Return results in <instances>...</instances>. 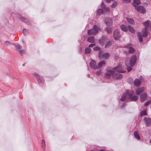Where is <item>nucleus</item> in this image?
I'll return each mask as SVG.
<instances>
[{
  "label": "nucleus",
  "instance_id": "1",
  "mask_svg": "<svg viewBox=\"0 0 151 151\" xmlns=\"http://www.w3.org/2000/svg\"><path fill=\"white\" fill-rule=\"evenodd\" d=\"M134 93L133 91H127L125 93H124L122 96L121 100L122 101L125 100L126 98L128 99H130L131 101H135L138 99V97L134 95Z\"/></svg>",
  "mask_w": 151,
  "mask_h": 151
},
{
  "label": "nucleus",
  "instance_id": "2",
  "mask_svg": "<svg viewBox=\"0 0 151 151\" xmlns=\"http://www.w3.org/2000/svg\"><path fill=\"white\" fill-rule=\"evenodd\" d=\"M137 57L135 55H133L129 60H126L125 61V64L127 67V69L128 72L132 70V67L134 65L137 60Z\"/></svg>",
  "mask_w": 151,
  "mask_h": 151
},
{
  "label": "nucleus",
  "instance_id": "3",
  "mask_svg": "<svg viewBox=\"0 0 151 151\" xmlns=\"http://www.w3.org/2000/svg\"><path fill=\"white\" fill-rule=\"evenodd\" d=\"M101 30L100 27L97 25H94L93 28L88 31V35H95L99 32V31Z\"/></svg>",
  "mask_w": 151,
  "mask_h": 151
},
{
  "label": "nucleus",
  "instance_id": "4",
  "mask_svg": "<svg viewBox=\"0 0 151 151\" xmlns=\"http://www.w3.org/2000/svg\"><path fill=\"white\" fill-rule=\"evenodd\" d=\"M99 57L100 58L107 59L110 57V55L108 53H103L102 52L100 51L99 54Z\"/></svg>",
  "mask_w": 151,
  "mask_h": 151
},
{
  "label": "nucleus",
  "instance_id": "5",
  "mask_svg": "<svg viewBox=\"0 0 151 151\" xmlns=\"http://www.w3.org/2000/svg\"><path fill=\"white\" fill-rule=\"evenodd\" d=\"M113 70H114L116 72H117L118 73H124L126 71L125 70H124L122 66L120 65H119L117 67L113 68Z\"/></svg>",
  "mask_w": 151,
  "mask_h": 151
},
{
  "label": "nucleus",
  "instance_id": "6",
  "mask_svg": "<svg viewBox=\"0 0 151 151\" xmlns=\"http://www.w3.org/2000/svg\"><path fill=\"white\" fill-rule=\"evenodd\" d=\"M16 50L19 51L22 55L25 54V50H22V47L19 45H17L15 46Z\"/></svg>",
  "mask_w": 151,
  "mask_h": 151
},
{
  "label": "nucleus",
  "instance_id": "7",
  "mask_svg": "<svg viewBox=\"0 0 151 151\" xmlns=\"http://www.w3.org/2000/svg\"><path fill=\"white\" fill-rule=\"evenodd\" d=\"M119 32L118 29H115L113 33V37L115 40H118L120 37Z\"/></svg>",
  "mask_w": 151,
  "mask_h": 151
},
{
  "label": "nucleus",
  "instance_id": "8",
  "mask_svg": "<svg viewBox=\"0 0 151 151\" xmlns=\"http://www.w3.org/2000/svg\"><path fill=\"white\" fill-rule=\"evenodd\" d=\"M140 80L138 79H136L134 81V85L137 87L139 86L140 85V83L141 82L143 81L144 79L143 77H141V78H140Z\"/></svg>",
  "mask_w": 151,
  "mask_h": 151
},
{
  "label": "nucleus",
  "instance_id": "9",
  "mask_svg": "<svg viewBox=\"0 0 151 151\" xmlns=\"http://www.w3.org/2000/svg\"><path fill=\"white\" fill-rule=\"evenodd\" d=\"M90 67L93 69H96L98 68V65L96 62L93 60H91L90 63Z\"/></svg>",
  "mask_w": 151,
  "mask_h": 151
},
{
  "label": "nucleus",
  "instance_id": "10",
  "mask_svg": "<svg viewBox=\"0 0 151 151\" xmlns=\"http://www.w3.org/2000/svg\"><path fill=\"white\" fill-rule=\"evenodd\" d=\"M113 78L117 79H121L122 78V75L119 73H116L115 71L114 73L113 74Z\"/></svg>",
  "mask_w": 151,
  "mask_h": 151
},
{
  "label": "nucleus",
  "instance_id": "11",
  "mask_svg": "<svg viewBox=\"0 0 151 151\" xmlns=\"http://www.w3.org/2000/svg\"><path fill=\"white\" fill-rule=\"evenodd\" d=\"M105 22L107 26L111 25L113 23L112 19L110 18H106L105 19Z\"/></svg>",
  "mask_w": 151,
  "mask_h": 151
},
{
  "label": "nucleus",
  "instance_id": "12",
  "mask_svg": "<svg viewBox=\"0 0 151 151\" xmlns=\"http://www.w3.org/2000/svg\"><path fill=\"white\" fill-rule=\"evenodd\" d=\"M136 10L142 13H144L145 12V10L143 6H136L135 8Z\"/></svg>",
  "mask_w": 151,
  "mask_h": 151
},
{
  "label": "nucleus",
  "instance_id": "13",
  "mask_svg": "<svg viewBox=\"0 0 151 151\" xmlns=\"http://www.w3.org/2000/svg\"><path fill=\"white\" fill-rule=\"evenodd\" d=\"M147 97V93H144L141 94L140 96V98L141 101H144L145 100H146Z\"/></svg>",
  "mask_w": 151,
  "mask_h": 151
},
{
  "label": "nucleus",
  "instance_id": "14",
  "mask_svg": "<svg viewBox=\"0 0 151 151\" xmlns=\"http://www.w3.org/2000/svg\"><path fill=\"white\" fill-rule=\"evenodd\" d=\"M145 122L147 126L150 125L151 124V119L148 117H145L144 118Z\"/></svg>",
  "mask_w": 151,
  "mask_h": 151
},
{
  "label": "nucleus",
  "instance_id": "15",
  "mask_svg": "<svg viewBox=\"0 0 151 151\" xmlns=\"http://www.w3.org/2000/svg\"><path fill=\"white\" fill-rule=\"evenodd\" d=\"M36 77L39 84L40 85H42V83L43 82V81L42 79V77L40 76L38 74L37 75Z\"/></svg>",
  "mask_w": 151,
  "mask_h": 151
},
{
  "label": "nucleus",
  "instance_id": "16",
  "mask_svg": "<svg viewBox=\"0 0 151 151\" xmlns=\"http://www.w3.org/2000/svg\"><path fill=\"white\" fill-rule=\"evenodd\" d=\"M144 88L142 87L138 88L135 91L136 94L137 95H139L140 93L144 91Z\"/></svg>",
  "mask_w": 151,
  "mask_h": 151
},
{
  "label": "nucleus",
  "instance_id": "17",
  "mask_svg": "<svg viewBox=\"0 0 151 151\" xmlns=\"http://www.w3.org/2000/svg\"><path fill=\"white\" fill-rule=\"evenodd\" d=\"M101 6L102 8H104V11L107 12L109 11V8L108 7H106V5H104L103 1L102 2Z\"/></svg>",
  "mask_w": 151,
  "mask_h": 151
},
{
  "label": "nucleus",
  "instance_id": "18",
  "mask_svg": "<svg viewBox=\"0 0 151 151\" xmlns=\"http://www.w3.org/2000/svg\"><path fill=\"white\" fill-rule=\"evenodd\" d=\"M115 71L114 70H113V68L112 70H109L107 71L106 73V75L107 76H110L111 75L113 76V73H114Z\"/></svg>",
  "mask_w": 151,
  "mask_h": 151
},
{
  "label": "nucleus",
  "instance_id": "19",
  "mask_svg": "<svg viewBox=\"0 0 151 151\" xmlns=\"http://www.w3.org/2000/svg\"><path fill=\"white\" fill-rule=\"evenodd\" d=\"M126 47L129 48V53H133L134 51V48L131 47V45L130 44L127 45Z\"/></svg>",
  "mask_w": 151,
  "mask_h": 151
},
{
  "label": "nucleus",
  "instance_id": "20",
  "mask_svg": "<svg viewBox=\"0 0 151 151\" xmlns=\"http://www.w3.org/2000/svg\"><path fill=\"white\" fill-rule=\"evenodd\" d=\"M133 5L135 8H136L137 5H139L141 3L140 0H133Z\"/></svg>",
  "mask_w": 151,
  "mask_h": 151
},
{
  "label": "nucleus",
  "instance_id": "21",
  "mask_svg": "<svg viewBox=\"0 0 151 151\" xmlns=\"http://www.w3.org/2000/svg\"><path fill=\"white\" fill-rule=\"evenodd\" d=\"M105 64V62L104 61H102L100 62L98 64V68H101L102 66Z\"/></svg>",
  "mask_w": 151,
  "mask_h": 151
},
{
  "label": "nucleus",
  "instance_id": "22",
  "mask_svg": "<svg viewBox=\"0 0 151 151\" xmlns=\"http://www.w3.org/2000/svg\"><path fill=\"white\" fill-rule=\"evenodd\" d=\"M134 134L135 137L137 140H139L140 139V137L137 131H134Z\"/></svg>",
  "mask_w": 151,
  "mask_h": 151
},
{
  "label": "nucleus",
  "instance_id": "23",
  "mask_svg": "<svg viewBox=\"0 0 151 151\" xmlns=\"http://www.w3.org/2000/svg\"><path fill=\"white\" fill-rule=\"evenodd\" d=\"M120 27L124 31L126 32L128 31V26L127 27L125 25H123L121 26Z\"/></svg>",
  "mask_w": 151,
  "mask_h": 151
},
{
  "label": "nucleus",
  "instance_id": "24",
  "mask_svg": "<svg viewBox=\"0 0 151 151\" xmlns=\"http://www.w3.org/2000/svg\"><path fill=\"white\" fill-rule=\"evenodd\" d=\"M144 25L145 27V29H148V28L150 26L149 21H147L144 22Z\"/></svg>",
  "mask_w": 151,
  "mask_h": 151
},
{
  "label": "nucleus",
  "instance_id": "25",
  "mask_svg": "<svg viewBox=\"0 0 151 151\" xmlns=\"http://www.w3.org/2000/svg\"><path fill=\"white\" fill-rule=\"evenodd\" d=\"M87 41L88 42L91 43H92L94 42V39L93 37H90L88 38Z\"/></svg>",
  "mask_w": 151,
  "mask_h": 151
},
{
  "label": "nucleus",
  "instance_id": "26",
  "mask_svg": "<svg viewBox=\"0 0 151 151\" xmlns=\"http://www.w3.org/2000/svg\"><path fill=\"white\" fill-rule=\"evenodd\" d=\"M128 30L132 33H134L135 32V30L134 28L129 25L128 26Z\"/></svg>",
  "mask_w": 151,
  "mask_h": 151
},
{
  "label": "nucleus",
  "instance_id": "27",
  "mask_svg": "<svg viewBox=\"0 0 151 151\" xmlns=\"http://www.w3.org/2000/svg\"><path fill=\"white\" fill-rule=\"evenodd\" d=\"M147 29H144L142 30V35L144 37H146L147 35Z\"/></svg>",
  "mask_w": 151,
  "mask_h": 151
},
{
  "label": "nucleus",
  "instance_id": "28",
  "mask_svg": "<svg viewBox=\"0 0 151 151\" xmlns=\"http://www.w3.org/2000/svg\"><path fill=\"white\" fill-rule=\"evenodd\" d=\"M127 20L128 23L131 24H133L134 23V21L133 19L129 18H127Z\"/></svg>",
  "mask_w": 151,
  "mask_h": 151
},
{
  "label": "nucleus",
  "instance_id": "29",
  "mask_svg": "<svg viewBox=\"0 0 151 151\" xmlns=\"http://www.w3.org/2000/svg\"><path fill=\"white\" fill-rule=\"evenodd\" d=\"M137 35L138 37V40L140 42H142V37L140 33L138 32L137 33Z\"/></svg>",
  "mask_w": 151,
  "mask_h": 151
},
{
  "label": "nucleus",
  "instance_id": "30",
  "mask_svg": "<svg viewBox=\"0 0 151 151\" xmlns=\"http://www.w3.org/2000/svg\"><path fill=\"white\" fill-rule=\"evenodd\" d=\"M117 4V2L116 1H114L112 3V4L111 7V8H115Z\"/></svg>",
  "mask_w": 151,
  "mask_h": 151
},
{
  "label": "nucleus",
  "instance_id": "31",
  "mask_svg": "<svg viewBox=\"0 0 151 151\" xmlns=\"http://www.w3.org/2000/svg\"><path fill=\"white\" fill-rule=\"evenodd\" d=\"M105 40L104 39L102 38L99 41V43L102 45H103L104 44Z\"/></svg>",
  "mask_w": 151,
  "mask_h": 151
},
{
  "label": "nucleus",
  "instance_id": "32",
  "mask_svg": "<svg viewBox=\"0 0 151 151\" xmlns=\"http://www.w3.org/2000/svg\"><path fill=\"white\" fill-rule=\"evenodd\" d=\"M85 51L86 54L89 53L91 51V49L89 47H86L85 49Z\"/></svg>",
  "mask_w": 151,
  "mask_h": 151
},
{
  "label": "nucleus",
  "instance_id": "33",
  "mask_svg": "<svg viewBox=\"0 0 151 151\" xmlns=\"http://www.w3.org/2000/svg\"><path fill=\"white\" fill-rule=\"evenodd\" d=\"M20 19L21 21H23V22H25V23H27L28 22V20L27 19H26L24 18L23 17H20Z\"/></svg>",
  "mask_w": 151,
  "mask_h": 151
},
{
  "label": "nucleus",
  "instance_id": "34",
  "mask_svg": "<svg viewBox=\"0 0 151 151\" xmlns=\"http://www.w3.org/2000/svg\"><path fill=\"white\" fill-rule=\"evenodd\" d=\"M103 11L101 9H98L97 11V14L100 15V14L103 13Z\"/></svg>",
  "mask_w": 151,
  "mask_h": 151
},
{
  "label": "nucleus",
  "instance_id": "35",
  "mask_svg": "<svg viewBox=\"0 0 151 151\" xmlns=\"http://www.w3.org/2000/svg\"><path fill=\"white\" fill-rule=\"evenodd\" d=\"M112 45L111 42H109L105 45V47L106 48H108L109 46H111Z\"/></svg>",
  "mask_w": 151,
  "mask_h": 151
},
{
  "label": "nucleus",
  "instance_id": "36",
  "mask_svg": "<svg viewBox=\"0 0 151 151\" xmlns=\"http://www.w3.org/2000/svg\"><path fill=\"white\" fill-rule=\"evenodd\" d=\"M146 114V111L145 110L141 111L140 114L141 116H143Z\"/></svg>",
  "mask_w": 151,
  "mask_h": 151
},
{
  "label": "nucleus",
  "instance_id": "37",
  "mask_svg": "<svg viewBox=\"0 0 151 151\" xmlns=\"http://www.w3.org/2000/svg\"><path fill=\"white\" fill-rule=\"evenodd\" d=\"M106 31L108 33H110L111 32V29L110 27H107L106 29Z\"/></svg>",
  "mask_w": 151,
  "mask_h": 151
},
{
  "label": "nucleus",
  "instance_id": "38",
  "mask_svg": "<svg viewBox=\"0 0 151 151\" xmlns=\"http://www.w3.org/2000/svg\"><path fill=\"white\" fill-rule=\"evenodd\" d=\"M23 33L24 35H26L28 33V31L26 29H24L23 30Z\"/></svg>",
  "mask_w": 151,
  "mask_h": 151
},
{
  "label": "nucleus",
  "instance_id": "39",
  "mask_svg": "<svg viewBox=\"0 0 151 151\" xmlns=\"http://www.w3.org/2000/svg\"><path fill=\"white\" fill-rule=\"evenodd\" d=\"M42 146L43 148H45V142L44 140H42L41 142Z\"/></svg>",
  "mask_w": 151,
  "mask_h": 151
},
{
  "label": "nucleus",
  "instance_id": "40",
  "mask_svg": "<svg viewBox=\"0 0 151 151\" xmlns=\"http://www.w3.org/2000/svg\"><path fill=\"white\" fill-rule=\"evenodd\" d=\"M5 45H6L8 46L9 45H13V44L12 43L8 41H6L5 42Z\"/></svg>",
  "mask_w": 151,
  "mask_h": 151
},
{
  "label": "nucleus",
  "instance_id": "41",
  "mask_svg": "<svg viewBox=\"0 0 151 151\" xmlns=\"http://www.w3.org/2000/svg\"><path fill=\"white\" fill-rule=\"evenodd\" d=\"M102 71L101 70H100L99 71H97L96 72V74L97 75H100L101 74Z\"/></svg>",
  "mask_w": 151,
  "mask_h": 151
},
{
  "label": "nucleus",
  "instance_id": "42",
  "mask_svg": "<svg viewBox=\"0 0 151 151\" xmlns=\"http://www.w3.org/2000/svg\"><path fill=\"white\" fill-rule=\"evenodd\" d=\"M123 1L126 3H129L131 1V0H123Z\"/></svg>",
  "mask_w": 151,
  "mask_h": 151
},
{
  "label": "nucleus",
  "instance_id": "43",
  "mask_svg": "<svg viewBox=\"0 0 151 151\" xmlns=\"http://www.w3.org/2000/svg\"><path fill=\"white\" fill-rule=\"evenodd\" d=\"M95 44H90L88 46L89 47H93V46H95Z\"/></svg>",
  "mask_w": 151,
  "mask_h": 151
},
{
  "label": "nucleus",
  "instance_id": "44",
  "mask_svg": "<svg viewBox=\"0 0 151 151\" xmlns=\"http://www.w3.org/2000/svg\"><path fill=\"white\" fill-rule=\"evenodd\" d=\"M95 50H99V48L98 47H96L94 48Z\"/></svg>",
  "mask_w": 151,
  "mask_h": 151
},
{
  "label": "nucleus",
  "instance_id": "45",
  "mask_svg": "<svg viewBox=\"0 0 151 151\" xmlns=\"http://www.w3.org/2000/svg\"><path fill=\"white\" fill-rule=\"evenodd\" d=\"M149 102H147L145 103V106H147L149 104Z\"/></svg>",
  "mask_w": 151,
  "mask_h": 151
},
{
  "label": "nucleus",
  "instance_id": "46",
  "mask_svg": "<svg viewBox=\"0 0 151 151\" xmlns=\"http://www.w3.org/2000/svg\"><path fill=\"white\" fill-rule=\"evenodd\" d=\"M99 151H105V150H100Z\"/></svg>",
  "mask_w": 151,
  "mask_h": 151
},
{
  "label": "nucleus",
  "instance_id": "47",
  "mask_svg": "<svg viewBox=\"0 0 151 151\" xmlns=\"http://www.w3.org/2000/svg\"><path fill=\"white\" fill-rule=\"evenodd\" d=\"M150 142L151 143V139L150 140Z\"/></svg>",
  "mask_w": 151,
  "mask_h": 151
},
{
  "label": "nucleus",
  "instance_id": "48",
  "mask_svg": "<svg viewBox=\"0 0 151 151\" xmlns=\"http://www.w3.org/2000/svg\"><path fill=\"white\" fill-rule=\"evenodd\" d=\"M150 102H151V100L150 101Z\"/></svg>",
  "mask_w": 151,
  "mask_h": 151
}]
</instances>
